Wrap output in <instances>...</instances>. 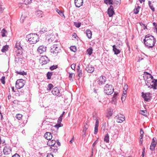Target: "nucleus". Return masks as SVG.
Here are the masks:
<instances>
[{
    "label": "nucleus",
    "instance_id": "f257e3e1",
    "mask_svg": "<svg viewBox=\"0 0 157 157\" xmlns=\"http://www.w3.org/2000/svg\"><path fill=\"white\" fill-rule=\"evenodd\" d=\"M145 79V83L148 88L157 89V79H154L153 76L150 73L145 72L144 76Z\"/></svg>",
    "mask_w": 157,
    "mask_h": 157
},
{
    "label": "nucleus",
    "instance_id": "f03ea898",
    "mask_svg": "<svg viewBox=\"0 0 157 157\" xmlns=\"http://www.w3.org/2000/svg\"><path fill=\"white\" fill-rule=\"evenodd\" d=\"M143 42L146 47L148 48H151L154 46L155 43V40L153 36L147 34L145 36Z\"/></svg>",
    "mask_w": 157,
    "mask_h": 157
},
{
    "label": "nucleus",
    "instance_id": "7ed1b4c3",
    "mask_svg": "<svg viewBox=\"0 0 157 157\" xmlns=\"http://www.w3.org/2000/svg\"><path fill=\"white\" fill-rule=\"evenodd\" d=\"M26 38L28 39V41L31 44L36 43L39 40V37L37 34H30L27 36Z\"/></svg>",
    "mask_w": 157,
    "mask_h": 157
},
{
    "label": "nucleus",
    "instance_id": "20e7f679",
    "mask_svg": "<svg viewBox=\"0 0 157 157\" xmlns=\"http://www.w3.org/2000/svg\"><path fill=\"white\" fill-rule=\"evenodd\" d=\"M103 88L104 92L107 95H111L114 91V89L112 86L108 84H106Z\"/></svg>",
    "mask_w": 157,
    "mask_h": 157
},
{
    "label": "nucleus",
    "instance_id": "39448f33",
    "mask_svg": "<svg viewBox=\"0 0 157 157\" xmlns=\"http://www.w3.org/2000/svg\"><path fill=\"white\" fill-rule=\"evenodd\" d=\"M106 80L105 77L101 76L97 79L96 81L98 86H100L105 84Z\"/></svg>",
    "mask_w": 157,
    "mask_h": 157
},
{
    "label": "nucleus",
    "instance_id": "423d86ee",
    "mask_svg": "<svg viewBox=\"0 0 157 157\" xmlns=\"http://www.w3.org/2000/svg\"><path fill=\"white\" fill-rule=\"evenodd\" d=\"M57 44H54L51 47L50 52L53 54H57L60 51L59 47Z\"/></svg>",
    "mask_w": 157,
    "mask_h": 157
},
{
    "label": "nucleus",
    "instance_id": "0eeeda50",
    "mask_svg": "<svg viewBox=\"0 0 157 157\" xmlns=\"http://www.w3.org/2000/svg\"><path fill=\"white\" fill-rule=\"evenodd\" d=\"M25 81L22 79L17 80L16 82V87L17 89H20L23 87L25 85Z\"/></svg>",
    "mask_w": 157,
    "mask_h": 157
},
{
    "label": "nucleus",
    "instance_id": "6e6552de",
    "mask_svg": "<svg viewBox=\"0 0 157 157\" xmlns=\"http://www.w3.org/2000/svg\"><path fill=\"white\" fill-rule=\"evenodd\" d=\"M115 118L117 120V121L118 123H121L125 119L124 116L121 114H119L117 115Z\"/></svg>",
    "mask_w": 157,
    "mask_h": 157
},
{
    "label": "nucleus",
    "instance_id": "1a4fd4ad",
    "mask_svg": "<svg viewBox=\"0 0 157 157\" xmlns=\"http://www.w3.org/2000/svg\"><path fill=\"white\" fill-rule=\"evenodd\" d=\"M142 96L144 100L146 101H149L151 100V97L150 96V93L149 92L144 93L143 92L142 93Z\"/></svg>",
    "mask_w": 157,
    "mask_h": 157
},
{
    "label": "nucleus",
    "instance_id": "9d476101",
    "mask_svg": "<svg viewBox=\"0 0 157 157\" xmlns=\"http://www.w3.org/2000/svg\"><path fill=\"white\" fill-rule=\"evenodd\" d=\"M49 61V59L46 56H43L41 57L40 60V63L42 65L47 63Z\"/></svg>",
    "mask_w": 157,
    "mask_h": 157
},
{
    "label": "nucleus",
    "instance_id": "9b49d317",
    "mask_svg": "<svg viewBox=\"0 0 157 157\" xmlns=\"http://www.w3.org/2000/svg\"><path fill=\"white\" fill-rule=\"evenodd\" d=\"M11 151V148L9 146H6L3 149L4 154L5 155H8Z\"/></svg>",
    "mask_w": 157,
    "mask_h": 157
},
{
    "label": "nucleus",
    "instance_id": "f8f14e48",
    "mask_svg": "<svg viewBox=\"0 0 157 157\" xmlns=\"http://www.w3.org/2000/svg\"><path fill=\"white\" fill-rule=\"evenodd\" d=\"M46 50V47L44 45L40 46L38 48V52L40 54H43L45 52Z\"/></svg>",
    "mask_w": 157,
    "mask_h": 157
},
{
    "label": "nucleus",
    "instance_id": "ddd939ff",
    "mask_svg": "<svg viewBox=\"0 0 157 157\" xmlns=\"http://www.w3.org/2000/svg\"><path fill=\"white\" fill-rule=\"evenodd\" d=\"M52 94L55 95L60 96V91L59 89L57 87H55L53 88L52 91Z\"/></svg>",
    "mask_w": 157,
    "mask_h": 157
},
{
    "label": "nucleus",
    "instance_id": "4468645a",
    "mask_svg": "<svg viewBox=\"0 0 157 157\" xmlns=\"http://www.w3.org/2000/svg\"><path fill=\"white\" fill-rule=\"evenodd\" d=\"M108 14L109 17H111L114 14L113 8V6H110L108 9Z\"/></svg>",
    "mask_w": 157,
    "mask_h": 157
},
{
    "label": "nucleus",
    "instance_id": "2eb2a0df",
    "mask_svg": "<svg viewBox=\"0 0 157 157\" xmlns=\"http://www.w3.org/2000/svg\"><path fill=\"white\" fill-rule=\"evenodd\" d=\"M94 67L92 65L89 64L86 68V70L88 73H92L94 71Z\"/></svg>",
    "mask_w": 157,
    "mask_h": 157
},
{
    "label": "nucleus",
    "instance_id": "dca6fc26",
    "mask_svg": "<svg viewBox=\"0 0 157 157\" xmlns=\"http://www.w3.org/2000/svg\"><path fill=\"white\" fill-rule=\"evenodd\" d=\"M83 2V0H75V6L78 7H79L82 6Z\"/></svg>",
    "mask_w": 157,
    "mask_h": 157
},
{
    "label": "nucleus",
    "instance_id": "f3484780",
    "mask_svg": "<svg viewBox=\"0 0 157 157\" xmlns=\"http://www.w3.org/2000/svg\"><path fill=\"white\" fill-rule=\"evenodd\" d=\"M44 137L48 140H51L52 137V136L51 133L46 132L44 134Z\"/></svg>",
    "mask_w": 157,
    "mask_h": 157
},
{
    "label": "nucleus",
    "instance_id": "a211bd4d",
    "mask_svg": "<svg viewBox=\"0 0 157 157\" xmlns=\"http://www.w3.org/2000/svg\"><path fill=\"white\" fill-rule=\"evenodd\" d=\"M88 127V126L87 124L84 126L82 131V132L83 133V134L82 135V137L83 138H85V137L86 136V131L87 130Z\"/></svg>",
    "mask_w": 157,
    "mask_h": 157
},
{
    "label": "nucleus",
    "instance_id": "6ab92c4d",
    "mask_svg": "<svg viewBox=\"0 0 157 157\" xmlns=\"http://www.w3.org/2000/svg\"><path fill=\"white\" fill-rule=\"evenodd\" d=\"M56 143V141L54 140H49L47 143V144L49 146H52L54 145Z\"/></svg>",
    "mask_w": 157,
    "mask_h": 157
},
{
    "label": "nucleus",
    "instance_id": "aec40b11",
    "mask_svg": "<svg viewBox=\"0 0 157 157\" xmlns=\"http://www.w3.org/2000/svg\"><path fill=\"white\" fill-rule=\"evenodd\" d=\"M113 50L114 52V54L116 55H117L119 54L120 52V51L119 50L117 49L116 48V46L115 45H113Z\"/></svg>",
    "mask_w": 157,
    "mask_h": 157
},
{
    "label": "nucleus",
    "instance_id": "412c9836",
    "mask_svg": "<svg viewBox=\"0 0 157 157\" xmlns=\"http://www.w3.org/2000/svg\"><path fill=\"white\" fill-rule=\"evenodd\" d=\"M86 36L89 39H91L92 36V32L89 29H87L86 31Z\"/></svg>",
    "mask_w": 157,
    "mask_h": 157
},
{
    "label": "nucleus",
    "instance_id": "4be33fe9",
    "mask_svg": "<svg viewBox=\"0 0 157 157\" xmlns=\"http://www.w3.org/2000/svg\"><path fill=\"white\" fill-rule=\"evenodd\" d=\"M104 141L106 143H109V136L108 133L106 134L104 138Z\"/></svg>",
    "mask_w": 157,
    "mask_h": 157
},
{
    "label": "nucleus",
    "instance_id": "5701e85b",
    "mask_svg": "<svg viewBox=\"0 0 157 157\" xmlns=\"http://www.w3.org/2000/svg\"><path fill=\"white\" fill-rule=\"evenodd\" d=\"M113 114V111L111 109H109L108 111L107 114H106V116L107 117L109 118V117L112 116Z\"/></svg>",
    "mask_w": 157,
    "mask_h": 157
},
{
    "label": "nucleus",
    "instance_id": "b1692460",
    "mask_svg": "<svg viewBox=\"0 0 157 157\" xmlns=\"http://www.w3.org/2000/svg\"><path fill=\"white\" fill-rule=\"evenodd\" d=\"M126 93L127 92L125 91H123V94H122V96L121 98V100L122 101H124L126 99Z\"/></svg>",
    "mask_w": 157,
    "mask_h": 157
},
{
    "label": "nucleus",
    "instance_id": "393cba45",
    "mask_svg": "<svg viewBox=\"0 0 157 157\" xmlns=\"http://www.w3.org/2000/svg\"><path fill=\"white\" fill-rule=\"evenodd\" d=\"M140 8V7L139 6H138L137 7L135 8L133 10L134 13L135 14H138L139 12V10Z\"/></svg>",
    "mask_w": 157,
    "mask_h": 157
},
{
    "label": "nucleus",
    "instance_id": "a878e982",
    "mask_svg": "<svg viewBox=\"0 0 157 157\" xmlns=\"http://www.w3.org/2000/svg\"><path fill=\"white\" fill-rule=\"evenodd\" d=\"M7 33V31L4 29H3L1 31V33H2V37H4L6 36V33Z\"/></svg>",
    "mask_w": 157,
    "mask_h": 157
},
{
    "label": "nucleus",
    "instance_id": "bb28decb",
    "mask_svg": "<svg viewBox=\"0 0 157 157\" xmlns=\"http://www.w3.org/2000/svg\"><path fill=\"white\" fill-rule=\"evenodd\" d=\"M8 45H5L1 49V51L3 52H5L8 50Z\"/></svg>",
    "mask_w": 157,
    "mask_h": 157
},
{
    "label": "nucleus",
    "instance_id": "cd10ccee",
    "mask_svg": "<svg viewBox=\"0 0 157 157\" xmlns=\"http://www.w3.org/2000/svg\"><path fill=\"white\" fill-rule=\"evenodd\" d=\"M139 113L145 116H147V113L146 110H140Z\"/></svg>",
    "mask_w": 157,
    "mask_h": 157
},
{
    "label": "nucleus",
    "instance_id": "c85d7f7f",
    "mask_svg": "<svg viewBox=\"0 0 157 157\" xmlns=\"http://www.w3.org/2000/svg\"><path fill=\"white\" fill-rule=\"evenodd\" d=\"M65 113L64 112H63L62 113V114L59 117L58 119L57 122L58 123H60L61 122V121H62V117H63V115Z\"/></svg>",
    "mask_w": 157,
    "mask_h": 157
},
{
    "label": "nucleus",
    "instance_id": "c756f323",
    "mask_svg": "<svg viewBox=\"0 0 157 157\" xmlns=\"http://www.w3.org/2000/svg\"><path fill=\"white\" fill-rule=\"evenodd\" d=\"M47 31V29L46 28H43L41 29V30L40 31L39 33L40 34H42Z\"/></svg>",
    "mask_w": 157,
    "mask_h": 157
},
{
    "label": "nucleus",
    "instance_id": "7c9ffc66",
    "mask_svg": "<svg viewBox=\"0 0 157 157\" xmlns=\"http://www.w3.org/2000/svg\"><path fill=\"white\" fill-rule=\"evenodd\" d=\"M53 75L52 72H48L47 74V79H50L51 78V76Z\"/></svg>",
    "mask_w": 157,
    "mask_h": 157
},
{
    "label": "nucleus",
    "instance_id": "2f4dec72",
    "mask_svg": "<svg viewBox=\"0 0 157 157\" xmlns=\"http://www.w3.org/2000/svg\"><path fill=\"white\" fill-rule=\"evenodd\" d=\"M104 3L107 4H113V0H104Z\"/></svg>",
    "mask_w": 157,
    "mask_h": 157
},
{
    "label": "nucleus",
    "instance_id": "473e14b6",
    "mask_svg": "<svg viewBox=\"0 0 157 157\" xmlns=\"http://www.w3.org/2000/svg\"><path fill=\"white\" fill-rule=\"evenodd\" d=\"M87 52L89 55H91L92 53L93 49L92 48H89L87 50Z\"/></svg>",
    "mask_w": 157,
    "mask_h": 157
},
{
    "label": "nucleus",
    "instance_id": "72a5a7b5",
    "mask_svg": "<svg viewBox=\"0 0 157 157\" xmlns=\"http://www.w3.org/2000/svg\"><path fill=\"white\" fill-rule=\"evenodd\" d=\"M24 4H28L32 2V0H22Z\"/></svg>",
    "mask_w": 157,
    "mask_h": 157
},
{
    "label": "nucleus",
    "instance_id": "f704fd0d",
    "mask_svg": "<svg viewBox=\"0 0 157 157\" xmlns=\"http://www.w3.org/2000/svg\"><path fill=\"white\" fill-rule=\"evenodd\" d=\"M148 5L150 9L152 10L153 11H155V9L153 7V5L152 4L151 2L149 1Z\"/></svg>",
    "mask_w": 157,
    "mask_h": 157
},
{
    "label": "nucleus",
    "instance_id": "c9c22d12",
    "mask_svg": "<svg viewBox=\"0 0 157 157\" xmlns=\"http://www.w3.org/2000/svg\"><path fill=\"white\" fill-rule=\"evenodd\" d=\"M16 72L17 74L23 75H26L27 74L24 71H17Z\"/></svg>",
    "mask_w": 157,
    "mask_h": 157
},
{
    "label": "nucleus",
    "instance_id": "e433bc0d",
    "mask_svg": "<svg viewBox=\"0 0 157 157\" xmlns=\"http://www.w3.org/2000/svg\"><path fill=\"white\" fill-rule=\"evenodd\" d=\"M144 131L143 130H142V128H141L140 129V141H141V140L142 139V141L143 140V134H144Z\"/></svg>",
    "mask_w": 157,
    "mask_h": 157
},
{
    "label": "nucleus",
    "instance_id": "4c0bfd02",
    "mask_svg": "<svg viewBox=\"0 0 157 157\" xmlns=\"http://www.w3.org/2000/svg\"><path fill=\"white\" fill-rule=\"evenodd\" d=\"M15 47L18 50L22 49V47L21 46L20 44L19 43H17L15 45Z\"/></svg>",
    "mask_w": 157,
    "mask_h": 157
},
{
    "label": "nucleus",
    "instance_id": "58836bf2",
    "mask_svg": "<svg viewBox=\"0 0 157 157\" xmlns=\"http://www.w3.org/2000/svg\"><path fill=\"white\" fill-rule=\"evenodd\" d=\"M70 49L71 51L74 52L77 51L76 47L75 46H71L70 47Z\"/></svg>",
    "mask_w": 157,
    "mask_h": 157
},
{
    "label": "nucleus",
    "instance_id": "ea45409f",
    "mask_svg": "<svg viewBox=\"0 0 157 157\" xmlns=\"http://www.w3.org/2000/svg\"><path fill=\"white\" fill-rule=\"evenodd\" d=\"M53 87V86L52 84H49L48 86L47 90H50Z\"/></svg>",
    "mask_w": 157,
    "mask_h": 157
},
{
    "label": "nucleus",
    "instance_id": "a19ab883",
    "mask_svg": "<svg viewBox=\"0 0 157 157\" xmlns=\"http://www.w3.org/2000/svg\"><path fill=\"white\" fill-rule=\"evenodd\" d=\"M56 11L61 16H64L63 13L61 11L57 9H56Z\"/></svg>",
    "mask_w": 157,
    "mask_h": 157
},
{
    "label": "nucleus",
    "instance_id": "79ce46f5",
    "mask_svg": "<svg viewBox=\"0 0 157 157\" xmlns=\"http://www.w3.org/2000/svg\"><path fill=\"white\" fill-rule=\"evenodd\" d=\"M57 67H58L57 65H54L51 66L50 67V69L52 71V70H54L55 69H56L57 68Z\"/></svg>",
    "mask_w": 157,
    "mask_h": 157
},
{
    "label": "nucleus",
    "instance_id": "37998d69",
    "mask_svg": "<svg viewBox=\"0 0 157 157\" xmlns=\"http://www.w3.org/2000/svg\"><path fill=\"white\" fill-rule=\"evenodd\" d=\"M98 126L97 125H95L94 130V134H96L98 132Z\"/></svg>",
    "mask_w": 157,
    "mask_h": 157
},
{
    "label": "nucleus",
    "instance_id": "c03bdc74",
    "mask_svg": "<svg viewBox=\"0 0 157 157\" xmlns=\"http://www.w3.org/2000/svg\"><path fill=\"white\" fill-rule=\"evenodd\" d=\"M25 16H23V15H21V17L20 21L21 23H23L24 21V20L25 18Z\"/></svg>",
    "mask_w": 157,
    "mask_h": 157
},
{
    "label": "nucleus",
    "instance_id": "a18cd8bd",
    "mask_svg": "<svg viewBox=\"0 0 157 157\" xmlns=\"http://www.w3.org/2000/svg\"><path fill=\"white\" fill-rule=\"evenodd\" d=\"M22 117V115L20 114H17L16 115V118L17 119H18L19 120H20V119H21Z\"/></svg>",
    "mask_w": 157,
    "mask_h": 157
},
{
    "label": "nucleus",
    "instance_id": "49530a36",
    "mask_svg": "<svg viewBox=\"0 0 157 157\" xmlns=\"http://www.w3.org/2000/svg\"><path fill=\"white\" fill-rule=\"evenodd\" d=\"M57 148H58V147L54 145L53 146H51V147H50L49 149L51 151H53V150H54L55 149H56Z\"/></svg>",
    "mask_w": 157,
    "mask_h": 157
},
{
    "label": "nucleus",
    "instance_id": "de8ad7c7",
    "mask_svg": "<svg viewBox=\"0 0 157 157\" xmlns=\"http://www.w3.org/2000/svg\"><path fill=\"white\" fill-rule=\"evenodd\" d=\"M1 80L2 84H4L5 83V77L4 76L2 77Z\"/></svg>",
    "mask_w": 157,
    "mask_h": 157
},
{
    "label": "nucleus",
    "instance_id": "09e8293b",
    "mask_svg": "<svg viewBox=\"0 0 157 157\" xmlns=\"http://www.w3.org/2000/svg\"><path fill=\"white\" fill-rule=\"evenodd\" d=\"M128 89V86L127 84H125L124 86L123 87V91H125L126 92V90Z\"/></svg>",
    "mask_w": 157,
    "mask_h": 157
},
{
    "label": "nucleus",
    "instance_id": "8fccbe9b",
    "mask_svg": "<svg viewBox=\"0 0 157 157\" xmlns=\"http://www.w3.org/2000/svg\"><path fill=\"white\" fill-rule=\"evenodd\" d=\"M78 72V76L79 77H81L82 76V72L81 70H79V71H77Z\"/></svg>",
    "mask_w": 157,
    "mask_h": 157
},
{
    "label": "nucleus",
    "instance_id": "3c124183",
    "mask_svg": "<svg viewBox=\"0 0 157 157\" xmlns=\"http://www.w3.org/2000/svg\"><path fill=\"white\" fill-rule=\"evenodd\" d=\"M118 93L117 92H114V94L113 95V100L116 99V96L118 95Z\"/></svg>",
    "mask_w": 157,
    "mask_h": 157
},
{
    "label": "nucleus",
    "instance_id": "603ef678",
    "mask_svg": "<svg viewBox=\"0 0 157 157\" xmlns=\"http://www.w3.org/2000/svg\"><path fill=\"white\" fill-rule=\"evenodd\" d=\"M81 25V23H80V22H79L78 23H75V26L78 28Z\"/></svg>",
    "mask_w": 157,
    "mask_h": 157
},
{
    "label": "nucleus",
    "instance_id": "864d4df0",
    "mask_svg": "<svg viewBox=\"0 0 157 157\" xmlns=\"http://www.w3.org/2000/svg\"><path fill=\"white\" fill-rule=\"evenodd\" d=\"M155 146L151 145L150 147V149L151 151H153L155 149Z\"/></svg>",
    "mask_w": 157,
    "mask_h": 157
},
{
    "label": "nucleus",
    "instance_id": "5fc2aeb1",
    "mask_svg": "<svg viewBox=\"0 0 157 157\" xmlns=\"http://www.w3.org/2000/svg\"><path fill=\"white\" fill-rule=\"evenodd\" d=\"M75 64H72L71 65V67L73 70H74L75 68Z\"/></svg>",
    "mask_w": 157,
    "mask_h": 157
},
{
    "label": "nucleus",
    "instance_id": "6e6d98bb",
    "mask_svg": "<svg viewBox=\"0 0 157 157\" xmlns=\"http://www.w3.org/2000/svg\"><path fill=\"white\" fill-rule=\"evenodd\" d=\"M12 157H20V156L18 154L16 153L13 155L12 156Z\"/></svg>",
    "mask_w": 157,
    "mask_h": 157
},
{
    "label": "nucleus",
    "instance_id": "4d7b16f0",
    "mask_svg": "<svg viewBox=\"0 0 157 157\" xmlns=\"http://www.w3.org/2000/svg\"><path fill=\"white\" fill-rule=\"evenodd\" d=\"M56 144H57L58 145V146H60V143L59 142V140H57L56 141Z\"/></svg>",
    "mask_w": 157,
    "mask_h": 157
},
{
    "label": "nucleus",
    "instance_id": "13d9d810",
    "mask_svg": "<svg viewBox=\"0 0 157 157\" xmlns=\"http://www.w3.org/2000/svg\"><path fill=\"white\" fill-rule=\"evenodd\" d=\"M74 75V74L73 73H69V78H71L72 77V76Z\"/></svg>",
    "mask_w": 157,
    "mask_h": 157
},
{
    "label": "nucleus",
    "instance_id": "bf43d9fd",
    "mask_svg": "<svg viewBox=\"0 0 157 157\" xmlns=\"http://www.w3.org/2000/svg\"><path fill=\"white\" fill-rule=\"evenodd\" d=\"M47 157H53V156L51 153L48 154L47 156Z\"/></svg>",
    "mask_w": 157,
    "mask_h": 157
},
{
    "label": "nucleus",
    "instance_id": "052dcab7",
    "mask_svg": "<svg viewBox=\"0 0 157 157\" xmlns=\"http://www.w3.org/2000/svg\"><path fill=\"white\" fill-rule=\"evenodd\" d=\"M74 140V136L73 137L72 139L70 141V143L71 144Z\"/></svg>",
    "mask_w": 157,
    "mask_h": 157
},
{
    "label": "nucleus",
    "instance_id": "680f3d73",
    "mask_svg": "<svg viewBox=\"0 0 157 157\" xmlns=\"http://www.w3.org/2000/svg\"><path fill=\"white\" fill-rule=\"evenodd\" d=\"M3 10V9L2 7V6L0 5V13H2Z\"/></svg>",
    "mask_w": 157,
    "mask_h": 157
},
{
    "label": "nucleus",
    "instance_id": "e2e57ef3",
    "mask_svg": "<svg viewBox=\"0 0 157 157\" xmlns=\"http://www.w3.org/2000/svg\"><path fill=\"white\" fill-rule=\"evenodd\" d=\"M156 142H151V145L155 146L156 145Z\"/></svg>",
    "mask_w": 157,
    "mask_h": 157
},
{
    "label": "nucleus",
    "instance_id": "0e129e2a",
    "mask_svg": "<svg viewBox=\"0 0 157 157\" xmlns=\"http://www.w3.org/2000/svg\"><path fill=\"white\" fill-rule=\"evenodd\" d=\"M58 148H57L56 149H54V150H53V151H51L52 152H53L56 153L58 152Z\"/></svg>",
    "mask_w": 157,
    "mask_h": 157
},
{
    "label": "nucleus",
    "instance_id": "69168bd1",
    "mask_svg": "<svg viewBox=\"0 0 157 157\" xmlns=\"http://www.w3.org/2000/svg\"><path fill=\"white\" fill-rule=\"evenodd\" d=\"M72 36L74 38H76L77 36V35L76 33H74L73 34Z\"/></svg>",
    "mask_w": 157,
    "mask_h": 157
},
{
    "label": "nucleus",
    "instance_id": "338daca9",
    "mask_svg": "<svg viewBox=\"0 0 157 157\" xmlns=\"http://www.w3.org/2000/svg\"><path fill=\"white\" fill-rule=\"evenodd\" d=\"M48 40L49 41H50L51 42H52L53 41H54V39H53V37H51L49 39H48Z\"/></svg>",
    "mask_w": 157,
    "mask_h": 157
},
{
    "label": "nucleus",
    "instance_id": "774afa93",
    "mask_svg": "<svg viewBox=\"0 0 157 157\" xmlns=\"http://www.w3.org/2000/svg\"><path fill=\"white\" fill-rule=\"evenodd\" d=\"M153 25L155 27V28H157V24L155 22H154L153 23Z\"/></svg>",
    "mask_w": 157,
    "mask_h": 157
}]
</instances>
